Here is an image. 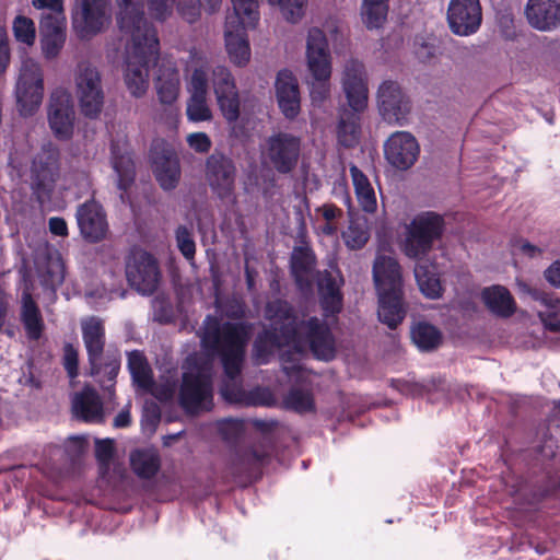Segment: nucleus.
Masks as SVG:
<instances>
[{"mask_svg":"<svg viewBox=\"0 0 560 560\" xmlns=\"http://www.w3.org/2000/svg\"><path fill=\"white\" fill-rule=\"evenodd\" d=\"M250 337V327L245 324H221L214 316L203 322L201 346L207 358L189 355L183 365V381L179 389V404L188 413L209 411L213 406V357L220 355L226 381L220 392L232 404L243 400V392L237 382L245 357V348Z\"/></svg>","mask_w":560,"mask_h":560,"instance_id":"1","label":"nucleus"},{"mask_svg":"<svg viewBox=\"0 0 560 560\" xmlns=\"http://www.w3.org/2000/svg\"><path fill=\"white\" fill-rule=\"evenodd\" d=\"M266 317L270 329L259 334L254 342L253 355L257 364L267 363L276 348L290 345L299 351L310 348L320 360L328 361L335 357V339L324 320L305 314L299 316L282 300L268 302Z\"/></svg>","mask_w":560,"mask_h":560,"instance_id":"2","label":"nucleus"},{"mask_svg":"<svg viewBox=\"0 0 560 560\" xmlns=\"http://www.w3.org/2000/svg\"><path fill=\"white\" fill-rule=\"evenodd\" d=\"M224 0H115L116 25L126 39H145L158 37V32L145 15L158 22L165 23L175 16L194 25L201 21L202 14H218Z\"/></svg>","mask_w":560,"mask_h":560,"instance_id":"3","label":"nucleus"},{"mask_svg":"<svg viewBox=\"0 0 560 560\" xmlns=\"http://www.w3.org/2000/svg\"><path fill=\"white\" fill-rule=\"evenodd\" d=\"M373 278L378 293V318L388 328L395 329L406 316L400 267L396 259L378 255L373 266Z\"/></svg>","mask_w":560,"mask_h":560,"instance_id":"4","label":"nucleus"},{"mask_svg":"<svg viewBox=\"0 0 560 560\" xmlns=\"http://www.w3.org/2000/svg\"><path fill=\"white\" fill-rule=\"evenodd\" d=\"M179 61L189 93L186 108L188 119L195 122L210 120L212 112L207 101L210 63L207 55L192 47L180 57Z\"/></svg>","mask_w":560,"mask_h":560,"instance_id":"5","label":"nucleus"},{"mask_svg":"<svg viewBox=\"0 0 560 560\" xmlns=\"http://www.w3.org/2000/svg\"><path fill=\"white\" fill-rule=\"evenodd\" d=\"M124 82L136 98L143 97L149 89V70L158 60L160 42L158 37L126 39Z\"/></svg>","mask_w":560,"mask_h":560,"instance_id":"6","label":"nucleus"},{"mask_svg":"<svg viewBox=\"0 0 560 560\" xmlns=\"http://www.w3.org/2000/svg\"><path fill=\"white\" fill-rule=\"evenodd\" d=\"M305 58L307 69L312 75L310 91L312 101L322 103L330 93L332 62L327 36L317 26L307 30Z\"/></svg>","mask_w":560,"mask_h":560,"instance_id":"7","label":"nucleus"},{"mask_svg":"<svg viewBox=\"0 0 560 560\" xmlns=\"http://www.w3.org/2000/svg\"><path fill=\"white\" fill-rule=\"evenodd\" d=\"M113 22V0H73L71 25L82 40L105 33Z\"/></svg>","mask_w":560,"mask_h":560,"instance_id":"8","label":"nucleus"},{"mask_svg":"<svg viewBox=\"0 0 560 560\" xmlns=\"http://www.w3.org/2000/svg\"><path fill=\"white\" fill-rule=\"evenodd\" d=\"M82 337L89 355L91 374L100 375L104 372L108 381H113L119 371L120 361L118 354H104L105 328L103 322L95 317H89L81 323Z\"/></svg>","mask_w":560,"mask_h":560,"instance_id":"9","label":"nucleus"},{"mask_svg":"<svg viewBox=\"0 0 560 560\" xmlns=\"http://www.w3.org/2000/svg\"><path fill=\"white\" fill-rule=\"evenodd\" d=\"M44 71L40 63L30 57L23 58L15 82L16 107L22 116L34 115L44 98Z\"/></svg>","mask_w":560,"mask_h":560,"instance_id":"10","label":"nucleus"},{"mask_svg":"<svg viewBox=\"0 0 560 560\" xmlns=\"http://www.w3.org/2000/svg\"><path fill=\"white\" fill-rule=\"evenodd\" d=\"M58 179L59 150L51 143L44 144L31 168V189L42 207L51 201Z\"/></svg>","mask_w":560,"mask_h":560,"instance_id":"11","label":"nucleus"},{"mask_svg":"<svg viewBox=\"0 0 560 560\" xmlns=\"http://www.w3.org/2000/svg\"><path fill=\"white\" fill-rule=\"evenodd\" d=\"M73 80L81 113L88 118H97L105 102L100 71L89 62H80L74 71Z\"/></svg>","mask_w":560,"mask_h":560,"instance_id":"12","label":"nucleus"},{"mask_svg":"<svg viewBox=\"0 0 560 560\" xmlns=\"http://www.w3.org/2000/svg\"><path fill=\"white\" fill-rule=\"evenodd\" d=\"M443 232V220L433 212L417 215L407 226L404 253L410 258H420L432 248L433 242Z\"/></svg>","mask_w":560,"mask_h":560,"instance_id":"13","label":"nucleus"},{"mask_svg":"<svg viewBox=\"0 0 560 560\" xmlns=\"http://www.w3.org/2000/svg\"><path fill=\"white\" fill-rule=\"evenodd\" d=\"M301 139L287 132H278L266 141L264 156L278 173L288 174L298 165Z\"/></svg>","mask_w":560,"mask_h":560,"instance_id":"14","label":"nucleus"},{"mask_svg":"<svg viewBox=\"0 0 560 560\" xmlns=\"http://www.w3.org/2000/svg\"><path fill=\"white\" fill-rule=\"evenodd\" d=\"M126 277L138 292L150 295L158 289L161 278L158 261L144 250H133L126 264Z\"/></svg>","mask_w":560,"mask_h":560,"instance_id":"15","label":"nucleus"},{"mask_svg":"<svg viewBox=\"0 0 560 560\" xmlns=\"http://www.w3.org/2000/svg\"><path fill=\"white\" fill-rule=\"evenodd\" d=\"M212 88L219 108L229 122L240 117V95L231 70L222 65L212 69Z\"/></svg>","mask_w":560,"mask_h":560,"instance_id":"16","label":"nucleus"},{"mask_svg":"<svg viewBox=\"0 0 560 560\" xmlns=\"http://www.w3.org/2000/svg\"><path fill=\"white\" fill-rule=\"evenodd\" d=\"M75 112L71 94L65 89H56L49 100L48 122L54 135L68 140L73 135Z\"/></svg>","mask_w":560,"mask_h":560,"instance_id":"17","label":"nucleus"},{"mask_svg":"<svg viewBox=\"0 0 560 560\" xmlns=\"http://www.w3.org/2000/svg\"><path fill=\"white\" fill-rule=\"evenodd\" d=\"M341 85L351 109L363 112L368 105L369 88L368 74L361 61L350 59L345 63Z\"/></svg>","mask_w":560,"mask_h":560,"instance_id":"18","label":"nucleus"},{"mask_svg":"<svg viewBox=\"0 0 560 560\" xmlns=\"http://www.w3.org/2000/svg\"><path fill=\"white\" fill-rule=\"evenodd\" d=\"M482 21L479 0H451L447 8V22L451 31L458 36L475 34Z\"/></svg>","mask_w":560,"mask_h":560,"instance_id":"19","label":"nucleus"},{"mask_svg":"<svg viewBox=\"0 0 560 560\" xmlns=\"http://www.w3.org/2000/svg\"><path fill=\"white\" fill-rule=\"evenodd\" d=\"M420 154V145L413 135L408 131L394 132L384 143L386 161L395 168H410Z\"/></svg>","mask_w":560,"mask_h":560,"instance_id":"20","label":"nucleus"},{"mask_svg":"<svg viewBox=\"0 0 560 560\" xmlns=\"http://www.w3.org/2000/svg\"><path fill=\"white\" fill-rule=\"evenodd\" d=\"M377 101L384 120L389 124H405L410 112V103L398 83L394 81L383 82L378 88Z\"/></svg>","mask_w":560,"mask_h":560,"instance_id":"21","label":"nucleus"},{"mask_svg":"<svg viewBox=\"0 0 560 560\" xmlns=\"http://www.w3.org/2000/svg\"><path fill=\"white\" fill-rule=\"evenodd\" d=\"M206 177L220 198L230 197L233 194L236 177L234 162L221 153L211 154L206 162Z\"/></svg>","mask_w":560,"mask_h":560,"instance_id":"22","label":"nucleus"},{"mask_svg":"<svg viewBox=\"0 0 560 560\" xmlns=\"http://www.w3.org/2000/svg\"><path fill=\"white\" fill-rule=\"evenodd\" d=\"M152 167L155 178L164 190L174 189L180 177L179 161L174 151L162 141L151 149Z\"/></svg>","mask_w":560,"mask_h":560,"instance_id":"23","label":"nucleus"},{"mask_svg":"<svg viewBox=\"0 0 560 560\" xmlns=\"http://www.w3.org/2000/svg\"><path fill=\"white\" fill-rule=\"evenodd\" d=\"M247 28V24L238 21L237 18L224 22L225 50L231 62L237 67H245L250 60L252 51Z\"/></svg>","mask_w":560,"mask_h":560,"instance_id":"24","label":"nucleus"},{"mask_svg":"<svg viewBox=\"0 0 560 560\" xmlns=\"http://www.w3.org/2000/svg\"><path fill=\"white\" fill-rule=\"evenodd\" d=\"M77 222L82 236L90 242L103 240L107 233V221L103 208L94 200L79 206Z\"/></svg>","mask_w":560,"mask_h":560,"instance_id":"25","label":"nucleus"},{"mask_svg":"<svg viewBox=\"0 0 560 560\" xmlns=\"http://www.w3.org/2000/svg\"><path fill=\"white\" fill-rule=\"evenodd\" d=\"M154 88L160 103L170 106L173 113V105L180 92V75L175 62L168 59L161 61L154 79Z\"/></svg>","mask_w":560,"mask_h":560,"instance_id":"26","label":"nucleus"},{"mask_svg":"<svg viewBox=\"0 0 560 560\" xmlns=\"http://www.w3.org/2000/svg\"><path fill=\"white\" fill-rule=\"evenodd\" d=\"M525 14L529 25L541 32L560 26V0H528Z\"/></svg>","mask_w":560,"mask_h":560,"instance_id":"27","label":"nucleus"},{"mask_svg":"<svg viewBox=\"0 0 560 560\" xmlns=\"http://www.w3.org/2000/svg\"><path fill=\"white\" fill-rule=\"evenodd\" d=\"M276 95L282 114L288 119H294L300 113V92L298 80L292 72L282 70L278 73Z\"/></svg>","mask_w":560,"mask_h":560,"instance_id":"28","label":"nucleus"},{"mask_svg":"<svg viewBox=\"0 0 560 560\" xmlns=\"http://www.w3.org/2000/svg\"><path fill=\"white\" fill-rule=\"evenodd\" d=\"M72 412L75 418L91 423H101L105 418L103 401L98 393L90 386L74 394Z\"/></svg>","mask_w":560,"mask_h":560,"instance_id":"29","label":"nucleus"},{"mask_svg":"<svg viewBox=\"0 0 560 560\" xmlns=\"http://www.w3.org/2000/svg\"><path fill=\"white\" fill-rule=\"evenodd\" d=\"M341 284L342 279L339 277V275L334 276L327 271H325L318 279L320 305L326 316L335 315L341 311Z\"/></svg>","mask_w":560,"mask_h":560,"instance_id":"30","label":"nucleus"},{"mask_svg":"<svg viewBox=\"0 0 560 560\" xmlns=\"http://www.w3.org/2000/svg\"><path fill=\"white\" fill-rule=\"evenodd\" d=\"M315 255L308 247H295L291 255V271L301 290L312 287Z\"/></svg>","mask_w":560,"mask_h":560,"instance_id":"31","label":"nucleus"},{"mask_svg":"<svg viewBox=\"0 0 560 560\" xmlns=\"http://www.w3.org/2000/svg\"><path fill=\"white\" fill-rule=\"evenodd\" d=\"M268 456L269 452L261 445L238 452L231 463L232 474L252 477L266 463Z\"/></svg>","mask_w":560,"mask_h":560,"instance_id":"32","label":"nucleus"},{"mask_svg":"<svg viewBox=\"0 0 560 560\" xmlns=\"http://www.w3.org/2000/svg\"><path fill=\"white\" fill-rule=\"evenodd\" d=\"M349 171L359 206L364 212L374 213L377 209V199L370 179L355 165H351Z\"/></svg>","mask_w":560,"mask_h":560,"instance_id":"33","label":"nucleus"},{"mask_svg":"<svg viewBox=\"0 0 560 560\" xmlns=\"http://www.w3.org/2000/svg\"><path fill=\"white\" fill-rule=\"evenodd\" d=\"M21 319L27 337L33 340L39 339L44 329V322L40 311L28 291H24L22 294Z\"/></svg>","mask_w":560,"mask_h":560,"instance_id":"34","label":"nucleus"},{"mask_svg":"<svg viewBox=\"0 0 560 560\" xmlns=\"http://www.w3.org/2000/svg\"><path fill=\"white\" fill-rule=\"evenodd\" d=\"M481 295L485 304L492 313L504 317L513 314L515 303L504 287L493 285L486 288Z\"/></svg>","mask_w":560,"mask_h":560,"instance_id":"35","label":"nucleus"},{"mask_svg":"<svg viewBox=\"0 0 560 560\" xmlns=\"http://www.w3.org/2000/svg\"><path fill=\"white\" fill-rule=\"evenodd\" d=\"M112 164L117 174V186L126 191L135 179V164L128 152L121 153L120 150L112 145Z\"/></svg>","mask_w":560,"mask_h":560,"instance_id":"36","label":"nucleus"},{"mask_svg":"<svg viewBox=\"0 0 560 560\" xmlns=\"http://www.w3.org/2000/svg\"><path fill=\"white\" fill-rule=\"evenodd\" d=\"M232 13L228 14L225 20L237 18L247 24L248 28L254 30L260 21V0H230Z\"/></svg>","mask_w":560,"mask_h":560,"instance_id":"37","label":"nucleus"},{"mask_svg":"<svg viewBox=\"0 0 560 560\" xmlns=\"http://www.w3.org/2000/svg\"><path fill=\"white\" fill-rule=\"evenodd\" d=\"M133 471L144 479L152 478L160 469V457L154 450H137L130 455Z\"/></svg>","mask_w":560,"mask_h":560,"instance_id":"38","label":"nucleus"},{"mask_svg":"<svg viewBox=\"0 0 560 560\" xmlns=\"http://www.w3.org/2000/svg\"><path fill=\"white\" fill-rule=\"evenodd\" d=\"M411 338L415 345L422 351L436 349L442 342L441 331L433 325L420 322L411 328Z\"/></svg>","mask_w":560,"mask_h":560,"instance_id":"39","label":"nucleus"},{"mask_svg":"<svg viewBox=\"0 0 560 560\" xmlns=\"http://www.w3.org/2000/svg\"><path fill=\"white\" fill-rule=\"evenodd\" d=\"M415 277L420 291L429 299H439L442 295V285L433 267L425 264H417Z\"/></svg>","mask_w":560,"mask_h":560,"instance_id":"40","label":"nucleus"},{"mask_svg":"<svg viewBox=\"0 0 560 560\" xmlns=\"http://www.w3.org/2000/svg\"><path fill=\"white\" fill-rule=\"evenodd\" d=\"M128 369L133 382L142 389L152 386V371L147 359L140 351H132L128 354Z\"/></svg>","mask_w":560,"mask_h":560,"instance_id":"41","label":"nucleus"},{"mask_svg":"<svg viewBox=\"0 0 560 560\" xmlns=\"http://www.w3.org/2000/svg\"><path fill=\"white\" fill-rule=\"evenodd\" d=\"M358 113L345 112L340 116L338 125V140L346 147L351 148L358 142L360 124Z\"/></svg>","mask_w":560,"mask_h":560,"instance_id":"42","label":"nucleus"},{"mask_svg":"<svg viewBox=\"0 0 560 560\" xmlns=\"http://www.w3.org/2000/svg\"><path fill=\"white\" fill-rule=\"evenodd\" d=\"M388 0H363L362 19L368 28H378L385 22Z\"/></svg>","mask_w":560,"mask_h":560,"instance_id":"43","label":"nucleus"},{"mask_svg":"<svg viewBox=\"0 0 560 560\" xmlns=\"http://www.w3.org/2000/svg\"><path fill=\"white\" fill-rule=\"evenodd\" d=\"M267 3L279 11L284 21L296 24L305 15L307 0H266Z\"/></svg>","mask_w":560,"mask_h":560,"instance_id":"44","label":"nucleus"},{"mask_svg":"<svg viewBox=\"0 0 560 560\" xmlns=\"http://www.w3.org/2000/svg\"><path fill=\"white\" fill-rule=\"evenodd\" d=\"M370 234L365 221H350L342 232V238L350 249H360L369 241Z\"/></svg>","mask_w":560,"mask_h":560,"instance_id":"45","label":"nucleus"},{"mask_svg":"<svg viewBox=\"0 0 560 560\" xmlns=\"http://www.w3.org/2000/svg\"><path fill=\"white\" fill-rule=\"evenodd\" d=\"M13 34L18 42L32 46L36 38V28L32 19L19 15L13 21Z\"/></svg>","mask_w":560,"mask_h":560,"instance_id":"46","label":"nucleus"},{"mask_svg":"<svg viewBox=\"0 0 560 560\" xmlns=\"http://www.w3.org/2000/svg\"><path fill=\"white\" fill-rule=\"evenodd\" d=\"M288 408L298 412H307L314 409L313 396L308 390L292 388L284 398Z\"/></svg>","mask_w":560,"mask_h":560,"instance_id":"47","label":"nucleus"},{"mask_svg":"<svg viewBox=\"0 0 560 560\" xmlns=\"http://www.w3.org/2000/svg\"><path fill=\"white\" fill-rule=\"evenodd\" d=\"M40 36L44 56L47 59L58 56L66 42V32L40 33Z\"/></svg>","mask_w":560,"mask_h":560,"instance_id":"48","label":"nucleus"},{"mask_svg":"<svg viewBox=\"0 0 560 560\" xmlns=\"http://www.w3.org/2000/svg\"><path fill=\"white\" fill-rule=\"evenodd\" d=\"M67 19L63 11L43 12L39 21L40 33L66 32Z\"/></svg>","mask_w":560,"mask_h":560,"instance_id":"49","label":"nucleus"},{"mask_svg":"<svg viewBox=\"0 0 560 560\" xmlns=\"http://www.w3.org/2000/svg\"><path fill=\"white\" fill-rule=\"evenodd\" d=\"M176 388V378L174 376H167L159 383L152 380V386L144 388V390L151 393L160 401H168L174 397Z\"/></svg>","mask_w":560,"mask_h":560,"instance_id":"50","label":"nucleus"},{"mask_svg":"<svg viewBox=\"0 0 560 560\" xmlns=\"http://www.w3.org/2000/svg\"><path fill=\"white\" fill-rule=\"evenodd\" d=\"M176 244L183 256L191 261L195 258L196 244L191 231L185 226L179 225L175 231Z\"/></svg>","mask_w":560,"mask_h":560,"instance_id":"51","label":"nucleus"},{"mask_svg":"<svg viewBox=\"0 0 560 560\" xmlns=\"http://www.w3.org/2000/svg\"><path fill=\"white\" fill-rule=\"evenodd\" d=\"M545 327L551 331L560 330V300H549L546 308L539 312Z\"/></svg>","mask_w":560,"mask_h":560,"instance_id":"52","label":"nucleus"},{"mask_svg":"<svg viewBox=\"0 0 560 560\" xmlns=\"http://www.w3.org/2000/svg\"><path fill=\"white\" fill-rule=\"evenodd\" d=\"M218 432L228 442L236 441L244 432V422L238 419H223L217 423Z\"/></svg>","mask_w":560,"mask_h":560,"instance_id":"53","label":"nucleus"},{"mask_svg":"<svg viewBox=\"0 0 560 560\" xmlns=\"http://www.w3.org/2000/svg\"><path fill=\"white\" fill-rule=\"evenodd\" d=\"M114 445L110 440H96L95 455L102 469H107L113 458Z\"/></svg>","mask_w":560,"mask_h":560,"instance_id":"54","label":"nucleus"},{"mask_svg":"<svg viewBox=\"0 0 560 560\" xmlns=\"http://www.w3.org/2000/svg\"><path fill=\"white\" fill-rule=\"evenodd\" d=\"M11 48L8 31L0 24V75L3 74L10 66Z\"/></svg>","mask_w":560,"mask_h":560,"instance_id":"55","label":"nucleus"},{"mask_svg":"<svg viewBox=\"0 0 560 560\" xmlns=\"http://www.w3.org/2000/svg\"><path fill=\"white\" fill-rule=\"evenodd\" d=\"M78 351L77 349L67 343L63 348V366L71 378H74L78 375Z\"/></svg>","mask_w":560,"mask_h":560,"instance_id":"56","label":"nucleus"},{"mask_svg":"<svg viewBox=\"0 0 560 560\" xmlns=\"http://www.w3.org/2000/svg\"><path fill=\"white\" fill-rule=\"evenodd\" d=\"M438 51V47L431 42H425L423 39H417L415 42V54L417 58L422 62H429L430 60L435 58Z\"/></svg>","mask_w":560,"mask_h":560,"instance_id":"57","label":"nucleus"},{"mask_svg":"<svg viewBox=\"0 0 560 560\" xmlns=\"http://www.w3.org/2000/svg\"><path fill=\"white\" fill-rule=\"evenodd\" d=\"M187 143L197 153H207L211 149V140L205 132L188 135Z\"/></svg>","mask_w":560,"mask_h":560,"instance_id":"58","label":"nucleus"},{"mask_svg":"<svg viewBox=\"0 0 560 560\" xmlns=\"http://www.w3.org/2000/svg\"><path fill=\"white\" fill-rule=\"evenodd\" d=\"M32 5L44 12H57L65 10V0H32Z\"/></svg>","mask_w":560,"mask_h":560,"instance_id":"59","label":"nucleus"},{"mask_svg":"<svg viewBox=\"0 0 560 560\" xmlns=\"http://www.w3.org/2000/svg\"><path fill=\"white\" fill-rule=\"evenodd\" d=\"M546 280L555 288H560V260H556L545 270Z\"/></svg>","mask_w":560,"mask_h":560,"instance_id":"60","label":"nucleus"},{"mask_svg":"<svg viewBox=\"0 0 560 560\" xmlns=\"http://www.w3.org/2000/svg\"><path fill=\"white\" fill-rule=\"evenodd\" d=\"M49 231L57 236H67V222L62 218L52 217L49 219Z\"/></svg>","mask_w":560,"mask_h":560,"instance_id":"61","label":"nucleus"},{"mask_svg":"<svg viewBox=\"0 0 560 560\" xmlns=\"http://www.w3.org/2000/svg\"><path fill=\"white\" fill-rule=\"evenodd\" d=\"M317 211L322 212L324 219L328 222H332L336 218L341 217L342 211L335 205H324L317 209Z\"/></svg>","mask_w":560,"mask_h":560,"instance_id":"62","label":"nucleus"},{"mask_svg":"<svg viewBox=\"0 0 560 560\" xmlns=\"http://www.w3.org/2000/svg\"><path fill=\"white\" fill-rule=\"evenodd\" d=\"M130 412L128 408L122 409L114 419L116 428H126L130 424Z\"/></svg>","mask_w":560,"mask_h":560,"instance_id":"63","label":"nucleus"},{"mask_svg":"<svg viewBox=\"0 0 560 560\" xmlns=\"http://www.w3.org/2000/svg\"><path fill=\"white\" fill-rule=\"evenodd\" d=\"M521 250L530 257L535 256L537 253H540V250L537 247L530 245L529 243H523L521 246Z\"/></svg>","mask_w":560,"mask_h":560,"instance_id":"64","label":"nucleus"}]
</instances>
